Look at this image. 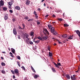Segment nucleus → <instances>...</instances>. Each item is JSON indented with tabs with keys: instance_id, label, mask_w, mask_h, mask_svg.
Returning <instances> with one entry per match:
<instances>
[{
	"instance_id": "obj_1",
	"label": "nucleus",
	"mask_w": 80,
	"mask_h": 80,
	"mask_svg": "<svg viewBox=\"0 0 80 80\" xmlns=\"http://www.w3.org/2000/svg\"><path fill=\"white\" fill-rule=\"evenodd\" d=\"M43 32L44 33V34H45L46 35H49V32H48V31H47V29H44Z\"/></svg>"
},
{
	"instance_id": "obj_2",
	"label": "nucleus",
	"mask_w": 80,
	"mask_h": 80,
	"mask_svg": "<svg viewBox=\"0 0 80 80\" xmlns=\"http://www.w3.org/2000/svg\"><path fill=\"white\" fill-rule=\"evenodd\" d=\"M51 33H52V35L55 36L57 35H58V32H57V31H55V30L53 31Z\"/></svg>"
},
{
	"instance_id": "obj_3",
	"label": "nucleus",
	"mask_w": 80,
	"mask_h": 80,
	"mask_svg": "<svg viewBox=\"0 0 80 80\" xmlns=\"http://www.w3.org/2000/svg\"><path fill=\"white\" fill-rule=\"evenodd\" d=\"M30 1L28 0H27V1L26 2V4L27 5H30Z\"/></svg>"
},
{
	"instance_id": "obj_4",
	"label": "nucleus",
	"mask_w": 80,
	"mask_h": 80,
	"mask_svg": "<svg viewBox=\"0 0 80 80\" xmlns=\"http://www.w3.org/2000/svg\"><path fill=\"white\" fill-rule=\"evenodd\" d=\"M8 18V14H6L4 17V19L5 20H7Z\"/></svg>"
},
{
	"instance_id": "obj_5",
	"label": "nucleus",
	"mask_w": 80,
	"mask_h": 80,
	"mask_svg": "<svg viewBox=\"0 0 80 80\" xmlns=\"http://www.w3.org/2000/svg\"><path fill=\"white\" fill-rule=\"evenodd\" d=\"M54 28L53 27L51 28V33L53 32H54V31H55V29H54Z\"/></svg>"
},
{
	"instance_id": "obj_6",
	"label": "nucleus",
	"mask_w": 80,
	"mask_h": 80,
	"mask_svg": "<svg viewBox=\"0 0 80 80\" xmlns=\"http://www.w3.org/2000/svg\"><path fill=\"white\" fill-rule=\"evenodd\" d=\"M66 78H67V79H68V80H69V79H70V75H69V74H67L66 75Z\"/></svg>"
},
{
	"instance_id": "obj_7",
	"label": "nucleus",
	"mask_w": 80,
	"mask_h": 80,
	"mask_svg": "<svg viewBox=\"0 0 80 80\" xmlns=\"http://www.w3.org/2000/svg\"><path fill=\"white\" fill-rule=\"evenodd\" d=\"M13 32L14 35H17V32H16V29L15 28L13 29Z\"/></svg>"
},
{
	"instance_id": "obj_8",
	"label": "nucleus",
	"mask_w": 80,
	"mask_h": 80,
	"mask_svg": "<svg viewBox=\"0 0 80 80\" xmlns=\"http://www.w3.org/2000/svg\"><path fill=\"white\" fill-rule=\"evenodd\" d=\"M0 4H1V6H3V5H4L3 4V1L1 0L0 2Z\"/></svg>"
},
{
	"instance_id": "obj_9",
	"label": "nucleus",
	"mask_w": 80,
	"mask_h": 80,
	"mask_svg": "<svg viewBox=\"0 0 80 80\" xmlns=\"http://www.w3.org/2000/svg\"><path fill=\"white\" fill-rule=\"evenodd\" d=\"M73 36H70L69 38H68V40H71V39H73Z\"/></svg>"
},
{
	"instance_id": "obj_10",
	"label": "nucleus",
	"mask_w": 80,
	"mask_h": 80,
	"mask_svg": "<svg viewBox=\"0 0 80 80\" xmlns=\"http://www.w3.org/2000/svg\"><path fill=\"white\" fill-rule=\"evenodd\" d=\"M52 70V71L54 73H55L56 72V70H55V69L53 68H51Z\"/></svg>"
},
{
	"instance_id": "obj_11",
	"label": "nucleus",
	"mask_w": 80,
	"mask_h": 80,
	"mask_svg": "<svg viewBox=\"0 0 80 80\" xmlns=\"http://www.w3.org/2000/svg\"><path fill=\"white\" fill-rule=\"evenodd\" d=\"M14 72L15 73H18L19 72L18 70V69H16L14 70Z\"/></svg>"
},
{
	"instance_id": "obj_12",
	"label": "nucleus",
	"mask_w": 80,
	"mask_h": 80,
	"mask_svg": "<svg viewBox=\"0 0 80 80\" xmlns=\"http://www.w3.org/2000/svg\"><path fill=\"white\" fill-rule=\"evenodd\" d=\"M15 9L18 10H20V8L19 6H16L15 7Z\"/></svg>"
},
{
	"instance_id": "obj_13",
	"label": "nucleus",
	"mask_w": 80,
	"mask_h": 80,
	"mask_svg": "<svg viewBox=\"0 0 80 80\" xmlns=\"http://www.w3.org/2000/svg\"><path fill=\"white\" fill-rule=\"evenodd\" d=\"M37 38H38V40H43V38H42L40 36L38 37Z\"/></svg>"
},
{
	"instance_id": "obj_14",
	"label": "nucleus",
	"mask_w": 80,
	"mask_h": 80,
	"mask_svg": "<svg viewBox=\"0 0 80 80\" xmlns=\"http://www.w3.org/2000/svg\"><path fill=\"white\" fill-rule=\"evenodd\" d=\"M12 51V53H15V49L13 48H12L11 49Z\"/></svg>"
},
{
	"instance_id": "obj_15",
	"label": "nucleus",
	"mask_w": 80,
	"mask_h": 80,
	"mask_svg": "<svg viewBox=\"0 0 80 80\" xmlns=\"http://www.w3.org/2000/svg\"><path fill=\"white\" fill-rule=\"evenodd\" d=\"M53 63L55 65L56 67H57V68H58L59 66H58V64H56V63L54 62H53Z\"/></svg>"
},
{
	"instance_id": "obj_16",
	"label": "nucleus",
	"mask_w": 80,
	"mask_h": 80,
	"mask_svg": "<svg viewBox=\"0 0 80 80\" xmlns=\"http://www.w3.org/2000/svg\"><path fill=\"white\" fill-rule=\"evenodd\" d=\"M12 4H13V2H9L8 3V5H10V6H12Z\"/></svg>"
},
{
	"instance_id": "obj_17",
	"label": "nucleus",
	"mask_w": 80,
	"mask_h": 80,
	"mask_svg": "<svg viewBox=\"0 0 80 80\" xmlns=\"http://www.w3.org/2000/svg\"><path fill=\"white\" fill-rule=\"evenodd\" d=\"M71 79H72V80H76V78H75L74 77H73V76H71Z\"/></svg>"
},
{
	"instance_id": "obj_18",
	"label": "nucleus",
	"mask_w": 80,
	"mask_h": 80,
	"mask_svg": "<svg viewBox=\"0 0 80 80\" xmlns=\"http://www.w3.org/2000/svg\"><path fill=\"white\" fill-rule=\"evenodd\" d=\"M32 70L33 71V72H34V73H36V71H35V69H34V68H33L32 67V66H31Z\"/></svg>"
},
{
	"instance_id": "obj_19",
	"label": "nucleus",
	"mask_w": 80,
	"mask_h": 80,
	"mask_svg": "<svg viewBox=\"0 0 80 80\" xmlns=\"http://www.w3.org/2000/svg\"><path fill=\"white\" fill-rule=\"evenodd\" d=\"M62 37H63V38H66V37H67V35L66 34H64L62 36Z\"/></svg>"
},
{
	"instance_id": "obj_20",
	"label": "nucleus",
	"mask_w": 80,
	"mask_h": 80,
	"mask_svg": "<svg viewBox=\"0 0 80 80\" xmlns=\"http://www.w3.org/2000/svg\"><path fill=\"white\" fill-rule=\"evenodd\" d=\"M34 34V32H33V31H31L30 32V35L31 36H33Z\"/></svg>"
},
{
	"instance_id": "obj_21",
	"label": "nucleus",
	"mask_w": 80,
	"mask_h": 80,
	"mask_svg": "<svg viewBox=\"0 0 80 80\" xmlns=\"http://www.w3.org/2000/svg\"><path fill=\"white\" fill-rule=\"evenodd\" d=\"M50 58L52 59L51 61L52 62V59H53V58L52 57V52H50Z\"/></svg>"
},
{
	"instance_id": "obj_22",
	"label": "nucleus",
	"mask_w": 80,
	"mask_h": 80,
	"mask_svg": "<svg viewBox=\"0 0 80 80\" xmlns=\"http://www.w3.org/2000/svg\"><path fill=\"white\" fill-rule=\"evenodd\" d=\"M26 43L27 44H29V41L27 39L26 40Z\"/></svg>"
},
{
	"instance_id": "obj_23",
	"label": "nucleus",
	"mask_w": 80,
	"mask_h": 80,
	"mask_svg": "<svg viewBox=\"0 0 80 80\" xmlns=\"http://www.w3.org/2000/svg\"><path fill=\"white\" fill-rule=\"evenodd\" d=\"M42 39H43V40H47V37L44 36L42 37Z\"/></svg>"
},
{
	"instance_id": "obj_24",
	"label": "nucleus",
	"mask_w": 80,
	"mask_h": 80,
	"mask_svg": "<svg viewBox=\"0 0 80 80\" xmlns=\"http://www.w3.org/2000/svg\"><path fill=\"white\" fill-rule=\"evenodd\" d=\"M33 42H35V43H39V42H40V41L39 40H38L37 41H33Z\"/></svg>"
},
{
	"instance_id": "obj_25",
	"label": "nucleus",
	"mask_w": 80,
	"mask_h": 80,
	"mask_svg": "<svg viewBox=\"0 0 80 80\" xmlns=\"http://www.w3.org/2000/svg\"><path fill=\"white\" fill-rule=\"evenodd\" d=\"M58 20L59 21H61V22H62V20H63V19L60 18H58Z\"/></svg>"
},
{
	"instance_id": "obj_26",
	"label": "nucleus",
	"mask_w": 80,
	"mask_h": 80,
	"mask_svg": "<svg viewBox=\"0 0 80 80\" xmlns=\"http://www.w3.org/2000/svg\"><path fill=\"white\" fill-rule=\"evenodd\" d=\"M1 65H2V66H5V63L4 62H2Z\"/></svg>"
},
{
	"instance_id": "obj_27",
	"label": "nucleus",
	"mask_w": 80,
	"mask_h": 80,
	"mask_svg": "<svg viewBox=\"0 0 80 80\" xmlns=\"http://www.w3.org/2000/svg\"><path fill=\"white\" fill-rule=\"evenodd\" d=\"M64 27H68V26H69V25L66 23L64 24Z\"/></svg>"
},
{
	"instance_id": "obj_28",
	"label": "nucleus",
	"mask_w": 80,
	"mask_h": 80,
	"mask_svg": "<svg viewBox=\"0 0 80 80\" xmlns=\"http://www.w3.org/2000/svg\"><path fill=\"white\" fill-rule=\"evenodd\" d=\"M3 10H4V11L7 10V8L6 7H4L3 8Z\"/></svg>"
},
{
	"instance_id": "obj_29",
	"label": "nucleus",
	"mask_w": 80,
	"mask_h": 80,
	"mask_svg": "<svg viewBox=\"0 0 80 80\" xmlns=\"http://www.w3.org/2000/svg\"><path fill=\"white\" fill-rule=\"evenodd\" d=\"M2 73H3V74H5V71L4 70H2Z\"/></svg>"
},
{
	"instance_id": "obj_30",
	"label": "nucleus",
	"mask_w": 80,
	"mask_h": 80,
	"mask_svg": "<svg viewBox=\"0 0 80 80\" xmlns=\"http://www.w3.org/2000/svg\"><path fill=\"white\" fill-rule=\"evenodd\" d=\"M37 25H40V22L39 21H37Z\"/></svg>"
},
{
	"instance_id": "obj_31",
	"label": "nucleus",
	"mask_w": 80,
	"mask_h": 80,
	"mask_svg": "<svg viewBox=\"0 0 80 80\" xmlns=\"http://www.w3.org/2000/svg\"><path fill=\"white\" fill-rule=\"evenodd\" d=\"M34 78H38V76L37 75H35L34 76Z\"/></svg>"
},
{
	"instance_id": "obj_32",
	"label": "nucleus",
	"mask_w": 80,
	"mask_h": 80,
	"mask_svg": "<svg viewBox=\"0 0 80 80\" xmlns=\"http://www.w3.org/2000/svg\"><path fill=\"white\" fill-rule=\"evenodd\" d=\"M29 43H30V45H32L33 43V42L30 41H29Z\"/></svg>"
},
{
	"instance_id": "obj_33",
	"label": "nucleus",
	"mask_w": 80,
	"mask_h": 80,
	"mask_svg": "<svg viewBox=\"0 0 80 80\" xmlns=\"http://www.w3.org/2000/svg\"><path fill=\"white\" fill-rule=\"evenodd\" d=\"M24 19H26V20H28V17L27 16H26L24 18Z\"/></svg>"
},
{
	"instance_id": "obj_34",
	"label": "nucleus",
	"mask_w": 80,
	"mask_h": 80,
	"mask_svg": "<svg viewBox=\"0 0 80 80\" xmlns=\"http://www.w3.org/2000/svg\"><path fill=\"white\" fill-rule=\"evenodd\" d=\"M17 63H18V65L19 67H20V63L18 61Z\"/></svg>"
},
{
	"instance_id": "obj_35",
	"label": "nucleus",
	"mask_w": 80,
	"mask_h": 80,
	"mask_svg": "<svg viewBox=\"0 0 80 80\" xmlns=\"http://www.w3.org/2000/svg\"><path fill=\"white\" fill-rule=\"evenodd\" d=\"M17 58L18 59V60H20V56H17Z\"/></svg>"
},
{
	"instance_id": "obj_36",
	"label": "nucleus",
	"mask_w": 80,
	"mask_h": 80,
	"mask_svg": "<svg viewBox=\"0 0 80 80\" xmlns=\"http://www.w3.org/2000/svg\"><path fill=\"white\" fill-rule=\"evenodd\" d=\"M22 25L23 27V29H24L25 28V25H24V24H22Z\"/></svg>"
},
{
	"instance_id": "obj_37",
	"label": "nucleus",
	"mask_w": 80,
	"mask_h": 80,
	"mask_svg": "<svg viewBox=\"0 0 80 80\" xmlns=\"http://www.w3.org/2000/svg\"><path fill=\"white\" fill-rule=\"evenodd\" d=\"M21 68H22V69H23V70H24V71L25 70V67H24V66H22V67Z\"/></svg>"
},
{
	"instance_id": "obj_38",
	"label": "nucleus",
	"mask_w": 80,
	"mask_h": 80,
	"mask_svg": "<svg viewBox=\"0 0 80 80\" xmlns=\"http://www.w3.org/2000/svg\"><path fill=\"white\" fill-rule=\"evenodd\" d=\"M26 38L28 39V40H29V39L28 38V35H26Z\"/></svg>"
},
{
	"instance_id": "obj_39",
	"label": "nucleus",
	"mask_w": 80,
	"mask_h": 80,
	"mask_svg": "<svg viewBox=\"0 0 80 80\" xmlns=\"http://www.w3.org/2000/svg\"><path fill=\"white\" fill-rule=\"evenodd\" d=\"M33 14H34V15H37V12H35V11H34Z\"/></svg>"
},
{
	"instance_id": "obj_40",
	"label": "nucleus",
	"mask_w": 80,
	"mask_h": 80,
	"mask_svg": "<svg viewBox=\"0 0 80 80\" xmlns=\"http://www.w3.org/2000/svg\"><path fill=\"white\" fill-rule=\"evenodd\" d=\"M57 64L58 66H61V64H60V63H57Z\"/></svg>"
},
{
	"instance_id": "obj_41",
	"label": "nucleus",
	"mask_w": 80,
	"mask_h": 80,
	"mask_svg": "<svg viewBox=\"0 0 80 80\" xmlns=\"http://www.w3.org/2000/svg\"><path fill=\"white\" fill-rule=\"evenodd\" d=\"M35 18H37V19H38V15L37 14V15H35Z\"/></svg>"
},
{
	"instance_id": "obj_42",
	"label": "nucleus",
	"mask_w": 80,
	"mask_h": 80,
	"mask_svg": "<svg viewBox=\"0 0 80 80\" xmlns=\"http://www.w3.org/2000/svg\"><path fill=\"white\" fill-rule=\"evenodd\" d=\"M58 42L59 43V44H62V42H60V41H59V40H58Z\"/></svg>"
},
{
	"instance_id": "obj_43",
	"label": "nucleus",
	"mask_w": 80,
	"mask_h": 80,
	"mask_svg": "<svg viewBox=\"0 0 80 80\" xmlns=\"http://www.w3.org/2000/svg\"><path fill=\"white\" fill-rule=\"evenodd\" d=\"M48 28H49V29H50V24H49L48 25Z\"/></svg>"
},
{
	"instance_id": "obj_44",
	"label": "nucleus",
	"mask_w": 80,
	"mask_h": 80,
	"mask_svg": "<svg viewBox=\"0 0 80 80\" xmlns=\"http://www.w3.org/2000/svg\"><path fill=\"white\" fill-rule=\"evenodd\" d=\"M11 72L13 74H14L15 73V72H14V71L12 70L11 71Z\"/></svg>"
},
{
	"instance_id": "obj_45",
	"label": "nucleus",
	"mask_w": 80,
	"mask_h": 80,
	"mask_svg": "<svg viewBox=\"0 0 80 80\" xmlns=\"http://www.w3.org/2000/svg\"><path fill=\"white\" fill-rule=\"evenodd\" d=\"M48 50H49V51H50V47H48Z\"/></svg>"
},
{
	"instance_id": "obj_46",
	"label": "nucleus",
	"mask_w": 80,
	"mask_h": 80,
	"mask_svg": "<svg viewBox=\"0 0 80 80\" xmlns=\"http://www.w3.org/2000/svg\"><path fill=\"white\" fill-rule=\"evenodd\" d=\"M9 12L10 13H13V11H12V10H10Z\"/></svg>"
},
{
	"instance_id": "obj_47",
	"label": "nucleus",
	"mask_w": 80,
	"mask_h": 80,
	"mask_svg": "<svg viewBox=\"0 0 80 80\" xmlns=\"http://www.w3.org/2000/svg\"><path fill=\"white\" fill-rule=\"evenodd\" d=\"M19 28L20 29H21V30H23V28H22L21 27H20L19 26Z\"/></svg>"
},
{
	"instance_id": "obj_48",
	"label": "nucleus",
	"mask_w": 80,
	"mask_h": 80,
	"mask_svg": "<svg viewBox=\"0 0 80 80\" xmlns=\"http://www.w3.org/2000/svg\"><path fill=\"white\" fill-rule=\"evenodd\" d=\"M55 23V22H51L50 24H52V23Z\"/></svg>"
},
{
	"instance_id": "obj_49",
	"label": "nucleus",
	"mask_w": 80,
	"mask_h": 80,
	"mask_svg": "<svg viewBox=\"0 0 80 80\" xmlns=\"http://www.w3.org/2000/svg\"><path fill=\"white\" fill-rule=\"evenodd\" d=\"M18 38H19V39H20V35H18Z\"/></svg>"
},
{
	"instance_id": "obj_50",
	"label": "nucleus",
	"mask_w": 80,
	"mask_h": 80,
	"mask_svg": "<svg viewBox=\"0 0 80 80\" xmlns=\"http://www.w3.org/2000/svg\"><path fill=\"white\" fill-rule=\"evenodd\" d=\"M13 78L14 79H15V75L13 76Z\"/></svg>"
},
{
	"instance_id": "obj_51",
	"label": "nucleus",
	"mask_w": 80,
	"mask_h": 80,
	"mask_svg": "<svg viewBox=\"0 0 80 80\" xmlns=\"http://www.w3.org/2000/svg\"><path fill=\"white\" fill-rule=\"evenodd\" d=\"M51 39H52L53 40H54V39H55V38H54V37H53V38H51Z\"/></svg>"
},
{
	"instance_id": "obj_52",
	"label": "nucleus",
	"mask_w": 80,
	"mask_h": 80,
	"mask_svg": "<svg viewBox=\"0 0 80 80\" xmlns=\"http://www.w3.org/2000/svg\"><path fill=\"white\" fill-rule=\"evenodd\" d=\"M32 19H29V20H28V21L30 22V21H32Z\"/></svg>"
},
{
	"instance_id": "obj_53",
	"label": "nucleus",
	"mask_w": 80,
	"mask_h": 80,
	"mask_svg": "<svg viewBox=\"0 0 80 80\" xmlns=\"http://www.w3.org/2000/svg\"><path fill=\"white\" fill-rule=\"evenodd\" d=\"M12 21H13V22H14V21H15V19L13 18L12 19Z\"/></svg>"
},
{
	"instance_id": "obj_54",
	"label": "nucleus",
	"mask_w": 80,
	"mask_h": 80,
	"mask_svg": "<svg viewBox=\"0 0 80 80\" xmlns=\"http://www.w3.org/2000/svg\"><path fill=\"white\" fill-rule=\"evenodd\" d=\"M52 17H55V14H53V15H52Z\"/></svg>"
},
{
	"instance_id": "obj_55",
	"label": "nucleus",
	"mask_w": 80,
	"mask_h": 80,
	"mask_svg": "<svg viewBox=\"0 0 80 80\" xmlns=\"http://www.w3.org/2000/svg\"><path fill=\"white\" fill-rule=\"evenodd\" d=\"M58 12H62V11L61 10H59V11H58Z\"/></svg>"
},
{
	"instance_id": "obj_56",
	"label": "nucleus",
	"mask_w": 80,
	"mask_h": 80,
	"mask_svg": "<svg viewBox=\"0 0 80 80\" xmlns=\"http://www.w3.org/2000/svg\"><path fill=\"white\" fill-rule=\"evenodd\" d=\"M38 10L40 11V10H41V9H40V8H39L38 9Z\"/></svg>"
},
{
	"instance_id": "obj_57",
	"label": "nucleus",
	"mask_w": 80,
	"mask_h": 80,
	"mask_svg": "<svg viewBox=\"0 0 80 80\" xmlns=\"http://www.w3.org/2000/svg\"><path fill=\"white\" fill-rule=\"evenodd\" d=\"M37 38H36V37H35V38H34L33 39V41H35V39Z\"/></svg>"
},
{
	"instance_id": "obj_58",
	"label": "nucleus",
	"mask_w": 80,
	"mask_h": 80,
	"mask_svg": "<svg viewBox=\"0 0 80 80\" xmlns=\"http://www.w3.org/2000/svg\"><path fill=\"white\" fill-rule=\"evenodd\" d=\"M8 8H10V9H11V8H12V7H11V6H9L8 7Z\"/></svg>"
},
{
	"instance_id": "obj_59",
	"label": "nucleus",
	"mask_w": 80,
	"mask_h": 80,
	"mask_svg": "<svg viewBox=\"0 0 80 80\" xmlns=\"http://www.w3.org/2000/svg\"><path fill=\"white\" fill-rule=\"evenodd\" d=\"M11 57H14V56H13V54H12L11 55Z\"/></svg>"
},
{
	"instance_id": "obj_60",
	"label": "nucleus",
	"mask_w": 80,
	"mask_h": 80,
	"mask_svg": "<svg viewBox=\"0 0 80 80\" xmlns=\"http://www.w3.org/2000/svg\"><path fill=\"white\" fill-rule=\"evenodd\" d=\"M48 15H46L45 16V17H48Z\"/></svg>"
},
{
	"instance_id": "obj_61",
	"label": "nucleus",
	"mask_w": 80,
	"mask_h": 80,
	"mask_svg": "<svg viewBox=\"0 0 80 80\" xmlns=\"http://www.w3.org/2000/svg\"><path fill=\"white\" fill-rule=\"evenodd\" d=\"M2 52L3 53H6V52L5 51Z\"/></svg>"
},
{
	"instance_id": "obj_62",
	"label": "nucleus",
	"mask_w": 80,
	"mask_h": 80,
	"mask_svg": "<svg viewBox=\"0 0 80 80\" xmlns=\"http://www.w3.org/2000/svg\"><path fill=\"white\" fill-rule=\"evenodd\" d=\"M49 57H50V52H49Z\"/></svg>"
},
{
	"instance_id": "obj_63",
	"label": "nucleus",
	"mask_w": 80,
	"mask_h": 80,
	"mask_svg": "<svg viewBox=\"0 0 80 80\" xmlns=\"http://www.w3.org/2000/svg\"><path fill=\"white\" fill-rule=\"evenodd\" d=\"M1 58L2 59V60H3V57H1Z\"/></svg>"
},
{
	"instance_id": "obj_64",
	"label": "nucleus",
	"mask_w": 80,
	"mask_h": 80,
	"mask_svg": "<svg viewBox=\"0 0 80 80\" xmlns=\"http://www.w3.org/2000/svg\"><path fill=\"white\" fill-rule=\"evenodd\" d=\"M10 55H12L13 54V53H12L10 52Z\"/></svg>"
}]
</instances>
